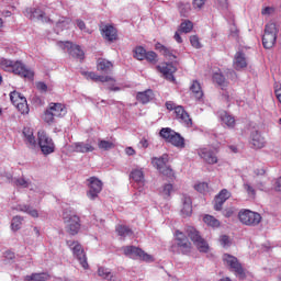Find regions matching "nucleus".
Returning <instances> with one entry per match:
<instances>
[{"instance_id": "nucleus-59", "label": "nucleus", "mask_w": 281, "mask_h": 281, "mask_svg": "<svg viewBox=\"0 0 281 281\" xmlns=\"http://www.w3.org/2000/svg\"><path fill=\"white\" fill-rule=\"evenodd\" d=\"M161 175H165V177H175V171L170 167H164V169L160 170Z\"/></svg>"}, {"instance_id": "nucleus-60", "label": "nucleus", "mask_w": 281, "mask_h": 281, "mask_svg": "<svg viewBox=\"0 0 281 281\" xmlns=\"http://www.w3.org/2000/svg\"><path fill=\"white\" fill-rule=\"evenodd\" d=\"M36 89L41 91V93H47V86L43 81L36 83Z\"/></svg>"}, {"instance_id": "nucleus-1", "label": "nucleus", "mask_w": 281, "mask_h": 281, "mask_svg": "<svg viewBox=\"0 0 281 281\" xmlns=\"http://www.w3.org/2000/svg\"><path fill=\"white\" fill-rule=\"evenodd\" d=\"M0 67L4 71H12L16 76H20L21 78H27L29 80H32L34 78V71L30 70L21 61L14 63L10 59L2 58L0 59Z\"/></svg>"}, {"instance_id": "nucleus-15", "label": "nucleus", "mask_w": 281, "mask_h": 281, "mask_svg": "<svg viewBox=\"0 0 281 281\" xmlns=\"http://www.w3.org/2000/svg\"><path fill=\"white\" fill-rule=\"evenodd\" d=\"M199 156L201 159H203L206 164L214 165L218 164V158L216 157V154L214 150L209 148H202L199 151Z\"/></svg>"}, {"instance_id": "nucleus-58", "label": "nucleus", "mask_w": 281, "mask_h": 281, "mask_svg": "<svg viewBox=\"0 0 281 281\" xmlns=\"http://www.w3.org/2000/svg\"><path fill=\"white\" fill-rule=\"evenodd\" d=\"M218 198H221L224 203L225 201H227V199H229V196H232V193H229V191L227 189H223L218 194H217Z\"/></svg>"}, {"instance_id": "nucleus-18", "label": "nucleus", "mask_w": 281, "mask_h": 281, "mask_svg": "<svg viewBox=\"0 0 281 281\" xmlns=\"http://www.w3.org/2000/svg\"><path fill=\"white\" fill-rule=\"evenodd\" d=\"M251 148L259 150L260 148H265V137L260 135L257 131L251 133L250 139Z\"/></svg>"}, {"instance_id": "nucleus-52", "label": "nucleus", "mask_w": 281, "mask_h": 281, "mask_svg": "<svg viewBox=\"0 0 281 281\" xmlns=\"http://www.w3.org/2000/svg\"><path fill=\"white\" fill-rule=\"evenodd\" d=\"M224 204L225 202L221 198H218V195H216L214 200V210H216V212H221Z\"/></svg>"}, {"instance_id": "nucleus-2", "label": "nucleus", "mask_w": 281, "mask_h": 281, "mask_svg": "<svg viewBox=\"0 0 281 281\" xmlns=\"http://www.w3.org/2000/svg\"><path fill=\"white\" fill-rule=\"evenodd\" d=\"M63 221L66 225V232L70 236H76L80 232V217L71 211H64Z\"/></svg>"}, {"instance_id": "nucleus-45", "label": "nucleus", "mask_w": 281, "mask_h": 281, "mask_svg": "<svg viewBox=\"0 0 281 281\" xmlns=\"http://www.w3.org/2000/svg\"><path fill=\"white\" fill-rule=\"evenodd\" d=\"M15 106L20 113H30V108L27 106V99H21V103H15Z\"/></svg>"}, {"instance_id": "nucleus-25", "label": "nucleus", "mask_w": 281, "mask_h": 281, "mask_svg": "<svg viewBox=\"0 0 281 281\" xmlns=\"http://www.w3.org/2000/svg\"><path fill=\"white\" fill-rule=\"evenodd\" d=\"M182 216H190L192 214V199L188 195L182 196Z\"/></svg>"}, {"instance_id": "nucleus-40", "label": "nucleus", "mask_w": 281, "mask_h": 281, "mask_svg": "<svg viewBox=\"0 0 281 281\" xmlns=\"http://www.w3.org/2000/svg\"><path fill=\"white\" fill-rule=\"evenodd\" d=\"M203 222L205 223V225H209V227H220L221 226V222L212 215H205L203 217Z\"/></svg>"}, {"instance_id": "nucleus-63", "label": "nucleus", "mask_w": 281, "mask_h": 281, "mask_svg": "<svg viewBox=\"0 0 281 281\" xmlns=\"http://www.w3.org/2000/svg\"><path fill=\"white\" fill-rule=\"evenodd\" d=\"M3 256H4L5 260H14V258H15L14 252L11 250L4 251Z\"/></svg>"}, {"instance_id": "nucleus-9", "label": "nucleus", "mask_w": 281, "mask_h": 281, "mask_svg": "<svg viewBox=\"0 0 281 281\" xmlns=\"http://www.w3.org/2000/svg\"><path fill=\"white\" fill-rule=\"evenodd\" d=\"M176 247H178V251L183 254V256H188L192 251V243L181 231L176 232Z\"/></svg>"}, {"instance_id": "nucleus-37", "label": "nucleus", "mask_w": 281, "mask_h": 281, "mask_svg": "<svg viewBox=\"0 0 281 281\" xmlns=\"http://www.w3.org/2000/svg\"><path fill=\"white\" fill-rule=\"evenodd\" d=\"M116 233L119 234V236H121V238H126V236H133V229L124 225L116 226Z\"/></svg>"}, {"instance_id": "nucleus-47", "label": "nucleus", "mask_w": 281, "mask_h": 281, "mask_svg": "<svg viewBox=\"0 0 281 281\" xmlns=\"http://www.w3.org/2000/svg\"><path fill=\"white\" fill-rule=\"evenodd\" d=\"M255 186L257 190H261V192H267L269 188H267V180L260 178H255Z\"/></svg>"}, {"instance_id": "nucleus-39", "label": "nucleus", "mask_w": 281, "mask_h": 281, "mask_svg": "<svg viewBox=\"0 0 281 281\" xmlns=\"http://www.w3.org/2000/svg\"><path fill=\"white\" fill-rule=\"evenodd\" d=\"M23 135L25 137L26 144L34 148V146H36V138L34 137V134L30 132V130H24Z\"/></svg>"}, {"instance_id": "nucleus-17", "label": "nucleus", "mask_w": 281, "mask_h": 281, "mask_svg": "<svg viewBox=\"0 0 281 281\" xmlns=\"http://www.w3.org/2000/svg\"><path fill=\"white\" fill-rule=\"evenodd\" d=\"M103 38L113 43V41H117V29L113 25H105L101 30Z\"/></svg>"}, {"instance_id": "nucleus-44", "label": "nucleus", "mask_w": 281, "mask_h": 281, "mask_svg": "<svg viewBox=\"0 0 281 281\" xmlns=\"http://www.w3.org/2000/svg\"><path fill=\"white\" fill-rule=\"evenodd\" d=\"M43 120L46 122V124H54L56 116L49 108L44 112Z\"/></svg>"}, {"instance_id": "nucleus-19", "label": "nucleus", "mask_w": 281, "mask_h": 281, "mask_svg": "<svg viewBox=\"0 0 281 281\" xmlns=\"http://www.w3.org/2000/svg\"><path fill=\"white\" fill-rule=\"evenodd\" d=\"M48 109L55 117H65L67 115V108L63 103H50Z\"/></svg>"}, {"instance_id": "nucleus-5", "label": "nucleus", "mask_w": 281, "mask_h": 281, "mask_svg": "<svg viewBox=\"0 0 281 281\" xmlns=\"http://www.w3.org/2000/svg\"><path fill=\"white\" fill-rule=\"evenodd\" d=\"M187 234L190 240H192L193 245H195V247L198 248V251H200L201 254H207V251H210V245H207V241H205V239L201 237V234L199 233V231H196V228L189 227L187 229Z\"/></svg>"}, {"instance_id": "nucleus-3", "label": "nucleus", "mask_w": 281, "mask_h": 281, "mask_svg": "<svg viewBox=\"0 0 281 281\" xmlns=\"http://www.w3.org/2000/svg\"><path fill=\"white\" fill-rule=\"evenodd\" d=\"M278 41V25L274 22L266 24L265 33L262 36V45L265 49H271Z\"/></svg>"}, {"instance_id": "nucleus-6", "label": "nucleus", "mask_w": 281, "mask_h": 281, "mask_svg": "<svg viewBox=\"0 0 281 281\" xmlns=\"http://www.w3.org/2000/svg\"><path fill=\"white\" fill-rule=\"evenodd\" d=\"M38 146L43 153V155H52L54 150H56V145L54 144V139L47 135L44 131L37 133Z\"/></svg>"}, {"instance_id": "nucleus-36", "label": "nucleus", "mask_w": 281, "mask_h": 281, "mask_svg": "<svg viewBox=\"0 0 281 281\" xmlns=\"http://www.w3.org/2000/svg\"><path fill=\"white\" fill-rule=\"evenodd\" d=\"M194 30V24L190 20H184L179 26V32L182 34H190Z\"/></svg>"}, {"instance_id": "nucleus-22", "label": "nucleus", "mask_w": 281, "mask_h": 281, "mask_svg": "<svg viewBox=\"0 0 281 281\" xmlns=\"http://www.w3.org/2000/svg\"><path fill=\"white\" fill-rule=\"evenodd\" d=\"M156 49H158V52H160V54H162L165 58H168V60H176L177 58V56L175 55V49L166 47L161 43L156 44Z\"/></svg>"}, {"instance_id": "nucleus-23", "label": "nucleus", "mask_w": 281, "mask_h": 281, "mask_svg": "<svg viewBox=\"0 0 281 281\" xmlns=\"http://www.w3.org/2000/svg\"><path fill=\"white\" fill-rule=\"evenodd\" d=\"M97 69L98 71H102V74H111V71H113V63L104 58H100L97 63Z\"/></svg>"}, {"instance_id": "nucleus-35", "label": "nucleus", "mask_w": 281, "mask_h": 281, "mask_svg": "<svg viewBox=\"0 0 281 281\" xmlns=\"http://www.w3.org/2000/svg\"><path fill=\"white\" fill-rule=\"evenodd\" d=\"M213 81L216 82L221 89H225L229 85V82L225 80V76L221 72H214Z\"/></svg>"}, {"instance_id": "nucleus-7", "label": "nucleus", "mask_w": 281, "mask_h": 281, "mask_svg": "<svg viewBox=\"0 0 281 281\" xmlns=\"http://www.w3.org/2000/svg\"><path fill=\"white\" fill-rule=\"evenodd\" d=\"M67 245L71 249L75 258H77L81 267L83 269H89V263L87 262V254H85V248H82V245L74 240H68Z\"/></svg>"}, {"instance_id": "nucleus-28", "label": "nucleus", "mask_w": 281, "mask_h": 281, "mask_svg": "<svg viewBox=\"0 0 281 281\" xmlns=\"http://www.w3.org/2000/svg\"><path fill=\"white\" fill-rule=\"evenodd\" d=\"M50 276L47 272L32 273L31 276H25L24 281H47L50 280Z\"/></svg>"}, {"instance_id": "nucleus-30", "label": "nucleus", "mask_w": 281, "mask_h": 281, "mask_svg": "<svg viewBox=\"0 0 281 281\" xmlns=\"http://www.w3.org/2000/svg\"><path fill=\"white\" fill-rule=\"evenodd\" d=\"M190 91L194 95L195 100H201L203 98V89L201 88V83L194 80L190 87Z\"/></svg>"}, {"instance_id": "nucleus-55", "label": "nucleus", "mask_w": 281, "mask_h": 281, "mask_svg": "<svg viewBox=\"0 0 281 281\" xmlns=\"http://www.w3.org/2000/svg\"><path fill=\"white\" fill-rule=\"evenodd\" d=\"M145 60H148V63H156L157 60V53L156 52H147L145 54Z\"/></svg>"}, {"instance_id": "nucleus-26", "label": "nucleus", "mask_w": 281, "mask_h": 281, "mask_svg": "<svg viewBox=\"0 0 281 281\" xmlns=\"http://www.w3.org/2000/svg\"><path fill=\"white\" fill-rule=\"evenodd\" d=\"M75 153H93L95 148L91 143H75Z\"/></svg>"}, {"instance_id": "nucleus-24", "label": "nucleus", "mask_w": 281, "mask_h": 281, "mask_svg": "<svg viewBox=\"0 0 281 281\" xmlns=\"http://www.w3.org/2000/svg\"><path fill=\"white\" fill-rule=\"evenodd\" d=\"M153 98H155V93H153L151 89L138 92L136 95V99L138 102H140V104H148Z\"/></svg>"}, {"instance_id": "nucleus-29", "label": "nucleus", "mask_w": 281, "mask_h": 281, "mask_svg": "<svg viewBox=\"0 0 281 281\" xmlns=\"http://www.w3.org/2000/svg\"><path fill=\"white\" fill-rule=\"evenodd\" d=\"M151 164L154 168H157V170H164L165 166L168 164V154H164L159 158H153Z\"/></svg>"}, {"instance_id": "nucleus-42", "label": "nucleus", "mask_w": 281, "mask_h": 281, "mask_svg": "<svg viewBox=\"0 0 281 281\" xmlns=\"http://www.w3.org/2000/svg\"><path fill=\"white\" fill-rule=\"evenodd\" d=\"M20 212H25L26 214H30V216H32L33 218H38V211L32 209V206L22 205L20 206Z\"/></svg>"}, {"instance_id": "nucleus-38", "label": "nucleus", "mask_w": 281, "mask_h": 281, "mask_svg": "<svg viewBox=\"0 0 281 281\" xmlns=\"http://www.w3.org/2000/svg\"><path fill=\"white\" fill-rule=\"evenodd\" d=\"M98 147L100 148V150H111V149L115 148V144H113V142H111V140H105V139L99 138Z\"/></svg>"}, {"instance_id": "nucleus-50", "label": "nucleus", "mask_w": 281, "mask_h": 281, "mask_svg": "<svg viewBox=\"0 0 281 281\" xmlns=\"http://www.w3.org/2000/svg\"><path fill=\"white\" fill-rule=\"evenodd\" d=\"M244 189L246 190L248 196L256 199V189L252 188L248 182L244 183Z\"/></svg>"}, {"instance_id": "nucleus-16", "label": "nucleus", "mask_w": 281, "mask_h": 281, "mask_svg": "<svg viewBox=\"0 0 281 281\" xmlns=\"http://www.w3.org/2000/svg\"><path fill=\"white\" fill-rule=\"evenodd\" d=\"M26 16L31 19V21L37 20L43 21L44 23H49V21H52L49 18L45 16V12L41 9H27Z\"/></svg>"}, {"instance_id": "nucleus-62", "label": "nucleus", "mask_w": 281, "mask_h": 281, "mask_svg": "<svg viewBox=\"0 0 281 281\" xmlns=\"http://www.w3.org/2000/svg\"><path fill=\"white\" fill-rule=\"evenodd\" d=\"M205 5V0H193V8L201 10Z\"/></svg>"}, {"instance_id": "nucleus-64", "label": "nucleus", "mask_w": 281, "mask_h": 281, "mask_svg": "<svg viewBox=\"0 0 281 281\" xmlns=\"http://www.w3.org/2000/svg\"><path fill=\"white\" fill-rule=\"evenodd\" d=\"M274 93H276V97H277V100H279V102L281 103V85H277L274 87Z\"/></svg>"}, {"instance_id": "nucleus-14", "label": "nucleus", "mask_w": 281, "mask_h": 281, "mask_svg": "<svg viewBox=\"0 0 281 281\" xmlns=\"http://www.w3.org/2000/svg\"><path fill=\"white\" fill-rule=\"evenodd\" d=\"M130 177L135 181V183L138 186L139 192L144 190V184L146 183V180L144 179V169H133L130 173Z\"/></svg>"}, {"instance_id": "nucleus-31", "label": "nucleus", "mask_w": 281, "mask_h": 281, "mask_svg": "<svg viewBox=\"0 0 281 281\" xmlns=\"http://www.w3.org/2000/svg\"><path fill=\"white\" fill-rule=\"evenodd\" d=\"M71 23V19L69 18H60L55 25V32H63V30H68Z\"/></svg>"}, {"instance_id": "nucleus-43", "label": "nucleus", "mask_w": 281, "mask_h": 281, "mask_svg": "<svg viewBox=\"0 0 281 281\" xmlns=\"http://www.w3.org/2000/svg\"><path fill=\"white\" fill-rule=\"evenodd\" d=\"M21 225H23V217L14 216L11 222V229L13 232H19V229H21Z\"/></svg>"}, {"instance_id": "nucleus-56", "label": "nucleus", "mask_w": 281, "mask_h": 281, "mask_svg": "<svg viewBox=\"0 0 281 281\" xmlns=\"http://www.w3.org/2000/svg\"><path fill=\"white\" fill-rule=\"evenodd\" d=\"M190 43L192 47H195V49H201V42L199 41V36L192 35L190 37Z\"/></svg>"}, {"instance_id": "nucleus-53", "label": "nucleus", "mask_w": 281, "mask_h": 281, "mask_svg": "<svg viewBox=\"0 0 281 281\" xmlns=\"http://www.w3.org/2000/svg\"><path fill=\"white\" fill-rule=\"evenodd\" d=\"M23 97V94H21V92L18 91H13L10 93V100L12 102V104L16 105V103L19 102V100Z\"/></svg>"}, {"instance_id": "nucleus-12", "label": "nucleus", "mask_w": 281, "mask_h": 281, "mask_svg": "<svg viewBox=\"0 0 281 281\" xmlns=\"http://www.w3.org/2000/svg\"><path fill=\"white\" fill-rule=\"evenodd\" d=\"M176 120L184 124V126H192V119L190 114L187 113L186 109L181 105L175 108Z\"/></svg>"}, {"instance_id": "nucleus-46", "label": "nucleus", "mask_w": 281, "mask_h": 281, "mask_svg": "<svg viewBox=\"0 0 281 281\" xmlns=\"http://www.w3.org/2000/svg\"><path fill=\"white\" fill-rule=\"evenodd\" d=\"M14 186L18 188H30V180L24 179L23 177L13 179Z\"/></svg>"}, {"instance_id": "nucleus-49", "label": "nucleus", "mask_w": 281, "mask_h": 281, "mask_svg": "<svg viewBox=\"0 0 281 281\" xmlns=\"http://www.w3.org/2000/svg\"><path fill=\"white\" fill-rule=\"evenodd\" d=\"M209 188L210 187L207 186V182H200L194 187V189L201 194H204V192H207Z\"/></svg>"}, {"instance_id": "nucleus-57", "label": "nucleus", "mask_w": 281, "mask_h": 281, "mask_svg": "<svg viewBox=\"0 0 281 281\" xmlns=\"http://www.w3.org/2000/svg\"><path fill=\"white\" fill-rule=\"evenodd\" d=\"M215 4L217 5L218 10H227V8H229L227 0H215Z\"/></svg>"}, {"instance_id": "nucleus-10", "label": "nucleus", "mask_w": 281, "mask_h": 281, "mask_svg": "<svg viewBox=\"0 0 281 281\" xmlns=\"http://www.w3.org/2000/svg\"><path fill=\"white\" fill-rule=\"evenodd\" d=\"M122 249L124 255L128 256L130 258H140V260H144L145 262H153V260H155L153 256L146 254L144 250L135 246H125Z\"/></svg>"}, {"instance_id": "nucleus-48", "label": "nucleus", "mask_w": 281, "mask_h": 281, "mask_svg": "<svg viewBox=\"0 0 281 281\" xmlns=\"http://www.w3.org/2000/svg\"><path fill=\"white\" fill-rule=\"evenodd\" d=\"M171 192H172V184H165L162 187L161 195L164 196V199H168L170 198Z\"/></svg>"}, {"instance_id": "nucleus-41", "label": "nucleus", "mask_w": 281, "mask_h": 281, "mask_svg": "<svg viewBox=\"0 0 281 281\" xmlns=\"http://www.w3.org/2000/svg\"><path fill=\"white\" fill-rule=\"evenodd\" d=\"M134 58H136V60H146V48L137 46L134 49Z\"/></svg>"}, {"instance_id": "nucleus-4", "label": "nucleus", "mask_w": 281, "mask_h": 281, "mask_svg": "<svg viewBox=\"0 0 281 281\" xmlns=\"http://www.w3.org/2000/svg\"><path fill=\"white\" fill-rule=\"evenodd\" d=\"M238 218L243 225H247L248 227H256L260 225L262 215L251 210H241L238 213Z\"/></svg>"}, {"instance_id": "nucleus-51", "label": "nucleus", "mask_w": 281, "mask_h": 281, "mask_svg": "<svg viewBox=\"0 0 281 281\" xmlns=\"http://www.w3.org/2000/svg\"><path fill=\"white\" fill-rule=\"evenodd\" d=\"M76 23H77V27H79L81 32H85L86 34H92V31L87 29V24L85 23V21L77 20Z\"/></svg>"}, {"instance_id": "nucleus-21", "label": "nucleus", "mask_w": 281, "mask_h": 281, "mask_svg": "<svg viewBox=\"0 0 281 281\" xmlns=\"http://www.w3.org/2000/svg\"><path fill=\"white\" fill-rule=\"evenodd\" d=\"M245 67H247V58L245 57V54L243 52L236 53L234 58V68L237 71H240V69H245Z\"/></svg>"}, {"instance_id": "nucleus-27", "label": "nucleus", "mask_w": 281, "mask_h": 281, "mask_svg": "<svg viewBox=\"0 0 281 281\" xmlns=\"http://www.w3.org/2000/svg\"><path fill=\"white\" fill-rule=\"evenodd\" d=\"M159 135L162 137V139H165V142H167V144H170L175 138V135H177V132L170 127H162Z\"/></svg>"}, {"instance_id": "nucleus-61", "label": "nucleus", "mask_w": 281, "mask_h": 281, "mask_svg": "<svg viewBox=\"0 0 281 281\" xmlns=\"http://www.w3.org/2000/svg\"><path fill=\"white\" fill-rule=\"evenodd\" d=\"M238 34H239L238 29L236 26H233L231 29L229 37L235 38V41H236V40H238Z\"/></svg>"}, {"instance_id": "nucleus-32", "label": "nucleus", "mask_w": 281, "mask_h": 281, "mask_svg": "<svg viewBox=\"0 0 281 281\" xmlns=\"http://www.w3.org/2000/svg\"><path fill=\"white\" fill-rule=\"evenodd\" d=\"M98 276L100 278H103V280H109V281L115 280V276H113V272H111V269L109 268L100 267L98 269Z\"/></svg>"}, {"instance_id": "nucleus-54", "label": "nucleus", "mask_w": 281, "mask_h": 281, "mask_svg": "<svg viewBox=\"0 0 281 281\" xmlns=\"http://www.w3.org/2000/svg\"><path fill=\"white\" fill-rule=\"evenodd\" d=\"M220 244L222 247H229L232 245V239H229V236L227 235H222L220 237Z\"/></svg>"}, {"instance_id": "nucleus-11", "label": "nucleus", "mask_w": 281, "mask_h": 281, "mask_svg": "<svg viewBox=\"0 0 281 281\" xmlns=\"http://www.w3.org/2000/svg\"><path fill=\"white\" fill-rule=\"evenodd\" d=\"M89 181V191H88V198L91 199V201H95L98 199V194L102 192V180L91 177L88 179Z\"/></svg>"}, {"instance_id": "nucleus-20", "label": "nucleus", "mask_w": 281, "mask_h": 281, "mask_svg": "<svg viewBox=\"0 0 281 281\" xmlns=\"http://www.w3.org/2000/svg\"><path fill=\"white\" fill-rule=\"evenodd\" d=\"M66 47L68 48V52L72 58H79V60L85 59V52L80 49V46L71 45V43L66 42Z\"/></svg>"}, {"instance_id": "nucleus-34", "label": "nucleus", "mask_w": 281, "mask_h": 281, "mask_svg": "<svg viewBox=\"0 0 281 281\" xmlns=\"http://www.w3.org/2000/svg\"><path fill=\"white\" fill-rule=\"evenodd\" d=\"M171 146H175L176 148H186V138L181 136V134L176 133L173 136V139H171Z\"/></svg>"}, {"instance_id": "nucleus-8", "label": "nucleus", "mask_w": 281, "mask_h": 281, "mask_svg": "<svg viewBox=\"0 0 281 281\" xmlns=\"http://www.w3.org/2000/svg\"><path fill=\"white\" fill-rule=\"evenodd\" d=\"M223 260H224V265H226V267H228L231 271L236 273V276H239V278H245V269L243 268V265L240 263V261H238V258L229 254H225L223 256Z\"/></svg>"}, {"instance_id": "nucleus-33", "label": "nucleus", "mask_w": 281, "mask_h": 281, "mask_svg": "<svg viewBox=\"0 0 281 281\" xmlns=\"http://www.w3.org/2000/svg\"><path fill=\"white\" fill-rule=\"evenodd\" d=\"M221 120L223 124L228 126V128H234V125L236 124V119H234V116L229 115L227 112L221 113Z\"/></svg>"}, {"instance_id": "nucleus-13", "label": "nucleus", "mask_w": 281, "mask_h": 281, "mask_svg": "<svg viewBox=\"0 0 281 281\" xmlns=\"http://www.w3.org/2000/svg\"><path fill=\"white\" fill-rule=\"evenodd\" d=\"M158 71L165 76L167 80L175 82V72L177 71V67L172 65V63H166L158 66Z\"/></svg>"}]
</instances>
